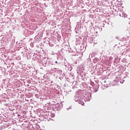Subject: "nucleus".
<instances>
[{
  "label": "nucleus",
  "instance_id": "obj_2",
  "mask_svg": "<svg viewBox=\"0 0 130 130\" xmlns=\"http://www.w3.org/2000/svg\"><path fill=\"white\" fill-rule=\"evenodd\" d=\"M55 63H57V61H55Z\"/></svg>",
  "mask_w": 130,
  "mask_h": 130
},
{
  "label": "nucleus",
  "instance_id": "obj_1",
  "mask_svg": "<svg viewBox=\"0 0 130 130\" xmlns=\"http://www.w3.org/2000/svg\"><path fill=\"white\" fill-rule=\"evenodd\" d=\"M85 104L84 103H81V105H84Z\"/></svg>",
  "mask_w": 130,
  "mask_h": 130
}]
</instances>
